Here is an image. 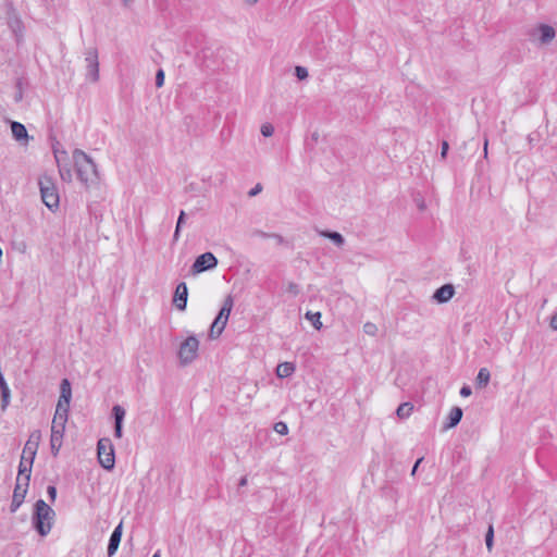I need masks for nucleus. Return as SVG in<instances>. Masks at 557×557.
Listing matches in <instances>:
<instances>
[{
  "mask_svg": "<svg viewBox=\"0 0 557 557\" xmlns=\"http://www.w3.org/2000/svg\"><path fill=\"white\" fill-rule=\"evenodd\" d=\"M185 218H186V213L185 211H181L180 212V215H178V219H177V223H176V227H175V232H174V239L176 240L180 236V232H181V228H182V225L184 224L185 222Z\"/></svg>",
  "mask_w": 557,
  "mask_h": 557,
  "instance_id": "obj_29",
  "label": "nucleus"
},
{
  "mask_svg": "<svg viewBox=\"0 0 557 557\" xmlns=\"http://www.w3.org/2000/svg\"><path fill=\"white\" fill-rule=\"evenodd\" d=\"M260 131H261V134H262L264 137H270V136H272V135H273V133H274V127H273V125H272V124H270V123H264V124H262V126H261V129H260Z\"/></svg>",
  "mask_w": 557,
  "mask_h": 557,
  "instance_id": "obj_35",
  "label": "nucleus"
},
{
  "mask_svg": "<svg viewBox=\"0 0 557 557\" xmlns=\"http://www.w3.org/2000/svg\"><path fill=\"white\" fill-rule=\"evenodd\" d=\"M29 482H23V479H16L15 487L13 491L12 502L10 505V511L15 512L23 504L25 496L28 491Z\"/></svg>",
  "mask_w": 557,
  "mask_h": 557,
  "instance_id": "obj_10",
  "label": "nucleus"
},
{
  "mask_svg": "<svg viewBox=\"0 0 557 557\" xmlns=\"http://www.w3.org/2000/svg\"><path fill=\"white\" fill-rule=\"evenodd\" d=\"M39 188L42 202L51 211L59 208V193L51 177L45 175L39 178Z\"/></svg>",
  "mask_w": 557,
  "mask_h": 557,
  "instance_id": "obj_3",
  "label": "nucleus"
},
{
  "mask_svg": "<svg viewBox=\"0 0 557 557\" xmlns=\"http://www.w3.org/2000/svg\"><path fill=\"white\" fill-rule=\"evenodd\" d=\"M419 208H420L421 210H423V209H424V203H423V202L419 203Z\"/></svg>",
  "mask_w": 557,
  "mask_h": 557,
  "instance_id": "obj_52",
  "label": "nucleus"
},
{
  "mask_svg": "<svg viewBox=\"0 0 557 557\" xmlns=\"http://www.w3.org/2000/svg\"><path fill=\"white\" fill-rule=\"evenodd\" d=\"M33 463L29 459H27L26 456H21V461L18 465V474L16 479H23V482H29L30 481V474H32V468Z\"/></svg>",
  "mask_w": 557,
  "mask_h": 557,
  "instance_id": "obj_18",
  "label": "nucleus"
},
{
  "mask_svg": "<svg viewBox=\"0 0 557 557\" xmlns=\"http://www.w3.org/2000/svg\"><path fill=\"white\" fill-rule=\"evenodd\" d=\"M114 435L117 438H121L123 435V424L114 423Z\"/></svg>",
  "mask_w": 557,
  "mask_h": 557,
  "instance_id": "obj_41",
  "label": "nucleus"
},
{
  "mask_svg": "<svg viewBox=\"0 0 557 557\" xmlns=\"http://www.w3.org/2000/svg\"><path fill=\"white\" fill-rule=\"evenodd\" d=\"M422 460H423V457L419 458V459L416 461V463L413 465V467H412V471H411V474H412V475H414V473H416V471H417V469H418L419 465L422 462Z\"/></svg>",
  "mask_w": 557,
  "mask_h": 557,
  "instance_id": "obj_46",
  "label": "nucleus"
},
{
  "mask_svg": "<svg viewBox=\"0 0 557 557\" xmlns=\"http://www.w3.org/2000/svg\"><path fill=\"white\" fill-rule=\"evenodd\" d=\"M112 414L114 418V423L123 424V420L125 418V409L122 406H120V405L113 406Z\"/></svg>",
  "mask_w": 557,
  "mask_h": 557,
  "instance_id": "obj_28",
  "label": "nucleus"
},
{
  "mask_svg": "<svg viewBox=\"0 0 557 557\" xmlns=\"http://www.w3.org/2000/svg\"><path fill=\"white\" fill-rule=\"evenodd\" d=\"M271 238H274L277 242V244H280V245H282L284 243V238L280 234L272 233Z\"/></svg>",
  "mask_w": 557,
  "mask_h": 557,
  "instance_id": "obj_45",
  "label": "nucleus"
},
{
  "mask_svg": "<svg viewBox=\"0 0 557 557\" xmlns=\"http://www.w3.org/2000/svg\"><path fill=\"white\" fill-rule=\"evenodd\" d=\"M472 394V389L469 385H463L460 388V396L462 397H469Z\"/></svg>",
  "mask_w": 557,
  "mask_h": 557,
  "instance_id": "obj_42",
  "label": "nucleus"
},
{
  "mask_svg": "<svg viewBox=\"0 0 557 557\" xmlns=\"http://www.w3.org/2000/svg\"><path fill=\"white\" fill-rule=\"evenodd\" d=\"M490 379H491L490 371L486 368H481L479 370V373H478L476 379H475L476 387L478 388L485 387L488 384Z\"/></svg>",
  "mask_w": 557,
  "mask_h": 557,
  "instance_id": "obj_25",
  "label": "nucleus"
},
{
  "mask_svg": "<svg viewBox=\"0 0 557 557\" xmlns=\"http://www.w3.org/2000/svg\"><path fill=\"white\" fill-rule=\"evenodd\" d=\"M218 265V259L212 252H205L198 256L191 265L193 273H201L212 270Z\"/></svg>",
  "mask_w": 557,
  "mask_h": 557,
  "instance_id": "obj_9",
  "label": "nucleus"
},
{
  "mask_svg": "<svg viewBox=\"0 0 557 557\" xmlns=\"http://www.w3.org/2000/svg\"><path fill=\"white\" fill-rule=\"evenodd\" d=\"M70 410V403L58 400L52 424H66Z\"/></svg>",
  "mask_w": 557,
  "mask_h": 557,
  "instance_id": "obj_15",
  "label": "nucleus"
},
{
  "mask_svg": "<svg viewBox=\"0 0 557 557\" xmlns=\"http://www.w3.org/2000/svg\"><path fill=\"white\" fill-rule=\"evenodd\" d=\"M493 541H494V529L493 525H490L487 529V532L485 534V544L488 552L493 548Z\"/></svg>",
  "mask_w": 557,
  "mask_h": 557,
  "instance_id": "obj_30",
  "label": "nucleus"
},
{
  "mask_svg": "<svg viewBox=\"0 0 557 557\" xmlns=\"http://www.w3.org/2000/svg\"><path fill=\"white\" fill-rule=\"evenodd\" d=\"M199 341L196 336H188L180 346L178 358L182 364H188L197 357Z\"/></svg>",
  "mask_w": 557,
  "mask_h": 557,
  "instance_id": "obj_7",
  "label": "nucleus"
},
{
  "mask_svg": "<svg viewBox=\"0 0 557 557\" xmlns=\"http://www.w3.org/2000/svg\"><path fill=\"white\" fill-rule=\"evenodd\" d=\"M455 295V287L451 284H444L440 288H437L432 298L437 304H445L449 301Z\"/></svg>",
  "mask_w": 557,
  "mask_h": 557,
  "instance_id": "obj_13",
  "label": "nucleus"
},
{
  "mask_svg": "<svg viewBox=\"0 0 557 557\" xmlns=\"http://www.w3.org/2000/svg\"><path fill=\"white\" fill-rule=\"evenodd\" d=\"M55 160L59 168V173L63 182H72V171L67 163H62L60 156L55 152Z\"/></svg>",
  "mask_w": 557,
  "mask_h": 557,
  "instance_id": "obj_21",
  "label": "nucleus"
},
{
  "mask_svg": "<svg viewBox=\"0 0 557 557\" xmlns=\"http://www.w3.org/2000/svg\"><path fill=\"white\" fill-rule=\"evenodd\" d=\"M295 75L299 81L306 79L308 77V70L304 66H296L295 67Z\"/></svg>",
  "mask_w": 557,
  "mask_h": 557,
  "instance_id": "obj_34",
  "label": "nucleus"
},
{
  "mask_svg": "<svg viewBox=\"0 0 557 557\" xmlns=\"http://www.w3.org/2000/svg\"><path fill=\"white\" fill-rule=\"evenodd\" d=\"M448 149H449L448 143L446 140H443L442 141V147H441V158L442 159L446 158Z\"/></svg>",
  "mask_w": 557,
  "mask_h": 557,
  "instance_id": "obj_39",
  "label": "nucleus"
},
{
  "mask_svg": "<svg viewBox=\"0 0 557 557\" xmlns=\"http://www.w3.org/2000/svg\"><path fill=\"white\" fill-rule=\"evenodd\" d=\"M412 410H413V406L411 403H404L398 406L396 413H397L398 418L405 419L411 414Z\"/></svg>",
  "mask_w": 557,
  "mask_h": 557,
  "instance_id": "obj_26",
  "label": "nucleus"
},
{
  "mask_svg": "<svg viewBox=\"0 0 557 557\" xmlns=\"http://www.w3.org/2000/svg\"><path fill=\"white\" fill-rule=\"evenodd\" d=\"M252 236L261 237V238H271L272 233H265L261 230H255L252 232Z\"/></svg>",
  "mask_w": 557,
  "mask_h": 557,
  "instance_id": "obj_38",
  "label": "nucleus"
},
{
  "mask_svg": "<svg viewBox=\"0 0 557 557\" xmlns=\"http://www.w3.org/2000/svg\"><path fill=\"white\" fill-rule=\"evenodd\" d=\"M322 237L331 239L336 246L341 247L345 244V238L338 232L334 231H321L319 233Z\"/></svg>",
  "mask_w": 557,
  "mask_h": 557,
  "instance_id": "obj_24",
  "label": "nucleus"
},
{
  "mask_svg": "<svg viewBox=\"0 0 557 557\" xmlns=\"http://www.w3.org/2000/svg\"><path fill=\"white\" fill-rule=\"evenodd\" d=\"M98 461L106 470H112L115 465L114 448L110 438H100L97 445Z\"/></svg>",
  "mask_w": 557,
  "mask_h": 557,
  "instance_id": "obj_5",
  "label": "nucleus"
},
{
  "mask_svg": "<svg viewBox=\"0 0 557 557\" xmlns=\"http://www.w3.org/2000/svg\"><path fill=\"white\" fill-rule=\"evenodd\" d=\"M65 424H51L50 447L51 454L55 457L62 446Z\"/></svg>",
  "mask_w": 557,
  "mask_h": 557,
  "instance_id": "obj_12",
  "label": "nucleus"
},
{
  "mask_svg": "<svg viewBox=\"0 0 557 557\" xmlns=\"http://www.w3.org/2000/svg\"><path fill=\"white\" fill-rule=\"evenodd\" d=\"M7 24L14 34L16 42L21 44L24 38L25 27L20 14L12 5V2L7 4Z\"/></svg>",
  "mask_w": 557,
  "mask_h": 557,
  "instance_id": "obj_6",
  "label": "nucleus"
},
{
  "mask_svg": "<svg viewBox=\"0 0 557 557\" xmlns=\"http://www.w3.org/2000/svg\"><path fill=\"white\" fill-rule=\"evenodd\" d=\"M54 516V510L45 500L38 499L35 503L33 525L41 536H46L51 531Z\"/></svg>",
  "mask_w": 557,
  "mask_h": 557,
  "instance_id": "obj_2",
  "label": "nucleus"
},
{
  "mask_svg": "<svg viewBox=\"0 0 557 557\" xmlns=\"http://www.w3.org/2000/svg\"><path fill=\"white\" fill-rule=\"evenodd\" d=\"M11 131L15 140H28V133L24 124L15 121L11 122Z\"/></svg>",
  "mask_w": 557,
  "mask_h": 557,
  "instance_id": "obj_20",
  "label": "nucleus"
},
{
  "mask_svg": "<svg viewBox=\"0 0 557 557\" xmlns=\"http://www.w3.org/2000/svg\"><path fill=\"white\" fill-rule=\"evenodd\" d=\"M47 494L51 503H54L57 498V487L54 485H49L47 487Z\"/></svg>",
  "mask_w": 557,
  "mask_h": 557,
  "instance_id": "obj_37",
  "label": "nucleus"
},
{
  "mask_svg": "<svg viewBox=\"0 0 557 557\" xmlns=\"http://www.w3.org/2000/svg\"><path fill=\"white\" fill-rule=\"evenodd\" d=\"M152 557H161L160 552H156Z\"/></svg>",
  "mask_w": 557,
  "mask_h": 557,
  "instance_id": "obj_51",
  "label": "nucleus"
},
{
  "mask_svg": "<svg viewBox=\"0 0 557 557\" xmlns=\"http://www.w3.org/2000/svg\"><path fill=\"white\" fill-rule=\"evenodd\" d=\"M261 190H262V185L258 183L253 188H251V189L248 191V196H249V197H255V196H257L259 193H261Z\"/></svg>",
  "mask_w": 557,
  "mask_h": 557,
  "instance_id": "obj_40",
  "label": "nucleus"
},
{
  "mask_svg": "<svg viewBox=\"0 0 557 557\" xmlns=\"http://www.w3.org/2000/svg\"><path fill=\"white\" fill-rule=\"evenodd\" d=\"M462 409L460 407H453L447 417V421L444 425V429H453L457 426L462 418Z\"/></svg>",
  "mask_w": 557,
  "mask_h": 557,
  "instance_id": "obj_19",
  "label": "nucleus"
},
{
  "mask_svg": "<svg viewBox=\"0 0 557 557\" xmlns=\"http://www.w3.org/2000/svg\"><path fill=\"white\" fill-rule=\"evenodd\" d=\"M85 62H86V77L92 83L99 81V61H98V51L96 48H90L85 53Z\"/></svg>",
  "mask_w": 557,
  "mask_h": 557,
  "instance_id": "obj_8",
  "label": "nucleus"
},
{
  "mask_svg": "<svg viewBox=\"0 0 557 557\" xmlns=\"http://www.w3.org/2000/svg\"><path fill=\"white\" fill-rule=\"evenodd\" d=\"M188 288L185 282H181L175 289L174 304L181 311L186 309Z\"/></svg>",
  "mask_w": 557,
  "mask_h": 557,
  "instance_id": "obj_14",
  "label": "nucleus"
},
{
  "mask_svg": "<svg viewBox=\"0 0 557 557\" xmlns=\"http://www.w3.org/2000/svg\"><path fill=\"white\" fill-rule=\"evenodd\" d=\"M536 33L540 34L539 40L542 45L549 44L556 36L555 29L547 24H540L536 29H534L532 36Z\"/></svg>",
  "mask_w": 557,
  "mask_h": 557,
  "instance_id": "obj_17",
  "label": "nucleus"
},
{
  "mask_svg": "<svg viewBox=\"0 0 557 557\" xmlns=\"http://www.w3.org/2000/svg\"><path fill=\"white\" fill-rule=\"evenodd\" d=\"M164 72L162 69L158 70L156 73V86L158 88L162 87L164 84Z\"/></svg>",
  "mask_w": 557,
  "mask_h": 557,
  "instance_id": "obj_36",
  "label": "nucleus"
},
{
  "mask_svg": "<svg viewBox=\"0 0 557 557\" xmlns=\"http://www.w3.org/2000/svg\"><path fill=\"white\" fill-rule=\"evenodd\" d=\"M41 440V433L39 430H35L30 433L25 446L23 448L22 455L26 456L30 462H34L39 443Z\"/></svg>",
  "mask_w": 557,
  "mask_h": 557,
  "instance_id": "obj_11",
  "label": "nucleus"
},
{
  "mask_svg": "<svg viewBox=\"0 0 557 557\" xmlns=\"http://www.w3.org/2000/svg\"><path fill=\"white\" fill-rule=\"evenodd\" d=\"M306 319L312 323V325L315 330H321L322 322H321V313L320 312L308 311L306 313Z\"/></svg>",
  "mask_w": 557,
  "mask_h": 557,
  "instance_id": "obj_27",
  "label": "nucleus"
},
{
  "mask_svg": "<svg viewBox=\"0 0 557 557\" xmlns=\"http://www.w3.org/2000/svg\"><path fill=\"white\" fill-rule=\"evenodd\" d=\"M274 431L281 435H286L288 433V426L285 422L278 421L273 426Z\"/></svg>",
  "mask_w": 557,
  "mask_h": 557,
  "instance_id": "obj_32",
  "label": "nucleus"
},
{
  "mask_svg": "<svg viewBox=\"0 0 557 557\" xmlns=\"http://www.w3.org/2000/svg\"><path fill=\"white\" fill-rule=\"evenodd\" d=\"M234 306V300L231 295H228L222 305L216 318L211 324L210 336L215 338L222 334L225 329V325L228 321V317L231 314L232 308Z\"/></svg>",
  "mask_w": 557,
  "mask_h": 557,
  "instance_id": "obj_4",
  "label": "nucleus"
},
{
  "mask_svg": "<svg viewBox=\"0 0 557 557\" xmlns=\"http://www.w3.org/2000/svg\"><path fill=\"white\" fill-rule=\"evenodd\" d=\"M363 332L368 335L374 336L377 332V326L372 322H367L363 324Z\"/></svg>",
  "mask_w": 557,
  "mask_h": 557,
  "instance_id": "obj_33",
  "label": "nucleus"
},
{
  "mask_svg": "<svg viewBox=\"0 0 557 557\" xmlns=\"http://www.w3.org/2000/svg\"><path fill=\"white\" fill-rule=\"evenodd\" d=\"M318 137H319L318 133L312 134V139L313 140H318Z\"/></svg>",
  "mask_w": 557,
  "mask_h": 557,
  "instance_id": "obj_50",
  "label": "nucleus"
},
{
  "mask_svg": "<svg viewBox=\"0 0 557 557\" xmlns=\"http://www.w3.org/2000/svg\"><path fill=\"white\" fill-rule=\"evenodd\" d=\"M10 401V389L9 387H4L1 389V409L5 410Z\"/></svg>",
  "mask_w": 557,
  "mask_h": 557,
  "instance_id": "obj_31",
  "label": "nucleus"
},
{
  "mask_svg": "<svg viewBox=\"0 0 557 557\" xmlns=\"http://www.w3.org/2000/svg\"><path fill=\"white\" fill-rule=\"evenodd\" d=\"M295 371V366L292 362L280 363L276 368V375L281 379L290 376Z\"/></svg>",
  "mask_w": 557,
  "mask_h": 557,
  "instance_id": "obj_23",
  "label": "nucleus"
},
{
  "mask_svg": "<svg viewBox=\"0 0 557 557\" xmlns=\"http://www.w3.org/2000/svg\"><path fill=\"white\" fill-rule=\"evenodd\" d=\"M122 532H123V523L120 522L115 527L113 532L111 533V536L109 540V544H108V556L109 557H112L116 553V550L120 546V543H121Z\"/></svg>",
  "mask_w": 557,
  "mask_h": 557,
  "instance_id": "obj_16",
  "label": "nucleus"
},
{
  "mask_svg": "<svg viewBox=\"0 0 557 557\" xmlns=\"http://www.w3.org/2000/svg\"><path fill=\"white\" fill-rule=\"evenodd\" d=\"M484 154L487 156V140L484 143Z\"/></svg>",
  "mask_w": 557,
  "mask_h": 557,
  "instance_id": "obj_48",
  "label": "nucleus"
},
{
  "mask_svg": "<svg viewBox=\"0 0 557 557\" xmlns=\"http://www.w3.org/2000/svg\"><path fill=\"white\" fill-rule=\"evenodd\" d=\"M72 398V387L67 379H63L60 384V397L64 403H70Z\"/></svg>",
  "mask_w": 557,
  "mask_h": 557,
  "instance_id": "obj_22",
  "label": "nucleus"
},
{
  "mask_svg": "<svg viewBox=\"0 0 557 557\" xmlns=\"http://www.w3.org/2000/svg\"><path fill=\"white\" fill-rule=\"evenodd\" d=\"M247 483H248V479H247V476H243V478H240V480H239V482H238V486H239V487L246 486V485H247Z\"/></svg>",
  "mask_w": 557,
  "mask_h": 557,
  "instance_id": "obj_47",
  "label": "nucleus"
},
{
  "mask_svg": "<svg viewBox=\"0 0 557 557\" xmlns=\"http://www.w3.org/2000/svg\"><path fill=\"white\" fill-rule=\"evenodd\" d=\"M73 161L77 178L86 188L99 183L100 176L97 164L85 151L75 149Z\"/></svg>",
  "mask_w": 557,
  "mask_h": 557,
  "instance_id": "obj_1",
  "label": "nucleus"
},
{
  "mask_svg": "<svg viewBox=\"0 0 557 557\" xmlns=\"http://www.w3.org/2000/svg\"><path fill=\"white\" fill-rule=\"evenodd\" d=\"M22 99V92H18V95H16L15 97V101H20Z\"/></svg>",
  "mask_w": 557,
  "mask_h": 557,
  "instance_id": "obj_49",
  "label": "nucleus"
},
{
  "mask_svg": "<svg viewBox=\"0 0 557 557\" xmlns=\"http://www.w3.org/2000/svg\"><path fill=\"white\" fill-rule=\"evenodd\" d=\"M549 326L557 331V312L550 318Z\"/></svg>",
  "mask_w": 557,
  "mask_h": 557,
  "instance_id": "obj_44",
  "label": "nucleus"
},
{
  "mask_svg": "<svg viewBox=\"0 0 557 557\" xmlns=\"http://www.w3.org/2000/svg\"><path fill=\"white\" fill-rule=\"evenodd\" d=\"M288 292L297 295L299 293V286L296 283H289L288 284Z\"/></svg>",
  "mask_w": 557,
  "mask_h": 557,
  "instance_id": "obj_43",
  "label": "nucleus"
}]
</instances>
